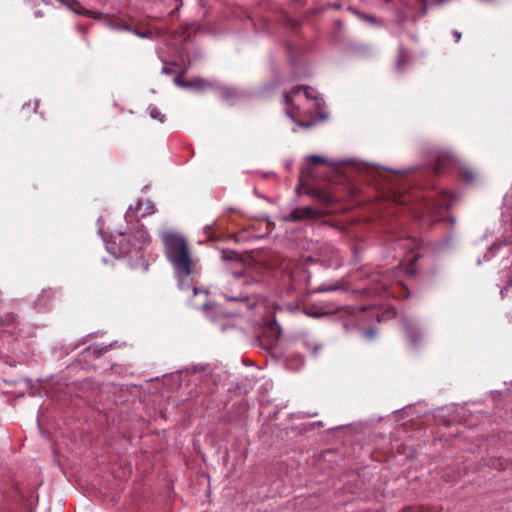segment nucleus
I'll return each instance as SVG.
<instances>
[{"mask_svg": "<svg viewBox=\"0 0 512 512\" xmlns=\"http://www.w3.org/2000/svg\"><path fill=\"white\" fill-rule=\"evenodd\" d=\"M149 113L153 119H157V120L163 122L164 115L161 114V112L158 110L157 107H155V106L149 107Z\"/></svg>", "mask_w": 512, "mask_h": 512, "instance_id": "obj_9", "label": "nucleus"}, {"mask_svg": "<svg viewBox=\"0 0 512 512\" xmlns=\"http://www.w3.org/2000/svg\"><path fill=\"white\" fill-rule=\"evenodd\" d=\"M452 162V156L448 153H443L438 156L437 164L435 167V172L440 173L446 164H449Z\"/></svg>", "mask_w": 512, "mask_h": 512, "instance_id": "obj_6", "label": "nucleus"}, {"mask_svg": "<svg viewBox=\"0 0 512 512\" xmlns=\"http://www.w3.org/2000/svg\"><path fill=\"white\" fill-rule=\"evenodd\" d=\"M190 87L189 88H196V89H205L208 86V83L203 79H195L193 81H189Z\"/></svg>", "mask_w": 512, "mask_h": 512, "instance_id": "obj_8", "label": "nucleus"}, {"mask_svg": "<svg viewBox=\"0 0 512 512\" xmlns=\"http://www.w3.org/2000/svg\"><path fill=\"white\" fill-rule=\"evenodd\" d=\"M151 237L143 225H138L133 231L119 232L114 237V243L119 246L120 253L132 257L140 255L141 250L148 246Z\"/></svg>", "mask_w": 512, "mask_h": 512, "instance_id": "obj_2", "label": "nucleus"}, {"mask_svg": "<svg viewBox=\"0 0 512 512\" xmlns=\"http://www.w3.org/2000/svg\"><path fill=\"white\" fill-rule=\"evenodd\" d=\"M317 350H318V347H315L314 350H313V353L316 354Z\"/></svg>", "mask_w": 512, "mask_h": 512, "instance_id": "obj_25", "label": "nucleus"}, {"mask_svg": "<svg viewBox=\"0 0 512 512\" xmlns=\"http://www.w3.org/2000/svg\"><path fill=\"white\" fill-rule=\"evenodd\" d=\"M233 276L236 278H240V277H242V274L240 272H234Z\"/></svg>", "mask_w": 512, "mask_h": 512, "instance_id": "obj_23", "label": "nucleus"}, {"mask_svg": "<svg viewBox=\"0 0 512 512\" xmlns=\"http://www.w3.org/2000/svg\"><path fill=\"white\" fill-rule=\"evenodd\" d=\"M308 162H311L313 164H321L326 163L327 160L321 156L311 155L307 158Z\"/></svg>", "mask_w": 512, "mask_h": 512, "instance_id": "obj_10", "label": "nucleus"}, {"mask_svg": "<svg viewBox=\"0 0 512 512\" xmlns=\"http://www.w3.org/2000/svg\"><path fill=\"white\" fill-rule=\"evenodd\" d=\"M312 196L318 198L324 203H331L333 201V197L330 194H327L326 192L320 190L313 192Z\"/></svg>", "mask_w": 512, "mask_h": 512, "instance_id": "obj_7", "label": "nucleus"}, {"mask_svg": "<svg viewBox=\"0 0 512 512\" xmlns=\"http://www.w3.org/2000/svg\"><path fill=\"white\" fill-rule=\"evenodd\" d=\"M362 18L367 21V22H371V23H375L376 22V19L372 16H369V15H362Z\"/></svg>", "mask_w": 512, "mask_h": 512, "instance_id": "obj_19", "label": "nucleus"}, {"mask_svg": "<svg viewBox=\"0 0 512 512\" xmlns=\"http://www.w3.org/2000/svg\"><path fill=\"white\" fill-rule=\"evenodd\" d=\"M320 216L319 211L313 209L309 206L306 207H297L291 211V213L287 216L283 217V220L286 222H299L303 220H312L316 219Z\"/></svg>", "mask_w": 512, "mask_h": 512, "instance_id": "obj_4", "label": "nucleus"}, {"mask_svg": "<svg viewBox=\"0 0 512 512\" xmlns=\"http://www.w3.org/2000/svg\"><path fill=\"white\" fill-rule=\"evenodd\" d=\"M137 35L140 36V37L146 38V37H149L151 35V33L150 32L141 33V34L137 33Z\"/></svg>", "mask_w": 512, "mask_h": 512, "instance_id": "obj_22", "label": "nucleus"}, {"mask_svg": "<svg viewBox=\"0 0 512 512\" xmlns=\"http://www.w3.org/2000/svg\"><path fill=\"white\" fill-rule=\"evenodd\" d=\"M336 289H337L336 286H329V285L322 284L318 290L321 292H328V291H334Z\"/></svg>", "mask_w": 512, "mask_h": 512, "instance_id": "obj_13", "label": "nucleus"}, {"mask_svg": "<svg viewBox=\"0 0 512 512\" xmlns=\"http://www.w3.org/2000/svg\"><path fill=\"white\" fill-rule=\"evenodd\" d=\"M174 83L179 86V87H184V88H188L190 87V84L189 81H184V80H181V78L179 76L175 77L174 78Z\"/></svg>", "mask_w": 512, "mask_h": 512, "instance_id": "obj_12", "label": "nucleus"}, {"mask_svg": "<svg viewBox=\"0 0 512 512\" xmlns=\"http://www.w3.org/2000/svg\"><path fill=\"white\" fill-rule=\"evenodd\" d=\"M465 178H466V180H467L468 182H471V181H473V179H474V175H473V173H472V172H467V173H465Z\"/></svg>", "mask_w": 512, "mask_h": 512, "instance_id": "obj_21", "label": "nucleus"}, {"mask_svg": "<svg viewBox=\"0 0 512 512\" xmlns=\"http://www.w3.org/2000/svg\"><path fill=\"white\" fill-rule=\"evenodd\" d=\"M271 330L275 333V338L277 339L280 334V328L277 324H270Z\"/></svg>", "mask_w": 512, "mask_h": 512, "instance_id": "obj_15", "label": "nucleus"}, {"mask_svg": "<svg viewBox=\"0 0 512 512\" xmlns=\"http://www.w3.org/2000/svg\"><path fill=\"white\" fill-rule=\"evenodd\" d=\"M300 125H301V126H306V127H309V126H310V124H302V123H300Z\"/></svg>", "mask_w": 512, "mask_h": 512, "instance_id": "obj_26", "label": "nucleus"}, {"mask_svg": "<svg viewBox=\"0 0 512 512\" xmlns=\"http://www.w3.org/2000/svg\"><path fill=\"white\" fill-rule=\"evenodd\" d=\"M452 35H453V37H454V39H455V42H457V43H458V42L461 40V36H462V35H461V33H460L459 31L454 30V31L452 32Z\"/></svg>", "mask_w": 512, "mask_h": 512, "instance_id": "obj_16", "label": "nucleus"}, {"mask_svg": "<svg viewBox=\"0 0 512 512\" xmlns=\"http://www.w3.org/2000/svg\"><path fill=\"white\" fill-rule=\"evenodd\" d=\"M287 114L289 115L290 118L294 119V117H293V115L291 114L290 111H288Z\"/></svg>", "mask_w": 512, "mask_h": 512, "instance_id": "obj_24", "label": "nucleus"}, {"mask_svg": "<svg viewBox=\"0 0 512 512\" xmlns=\"http://www.w3.org/2000/svg\"><path fill=\"white\" fill-rule=\"evenodd\" d=\"M236 253L232 250H223L222 251V259L223 260H233L236 258Z\"/></svg>", "mask_w": 512, "mask_h": 512, "instance_id": "obj_11", "label": "nucleus"}, {"mask_svg": "<svg viewBox=\"0 0 512 512\" xmlns=\"http://www.w3.org/2000/svg\"><path fill=\"white\" fill-rule=\"evenodd\" d=\"M33 15H34L35 18H40V17L44 16V13L40 9H35L34 12H33Z\"/></svg>", "mask_w": 512, "mask_h": 512, "instance_id": "obj_18", "label": "nucleus"}, {"mask_svg": "<svg viewBox=\"0 0 512 512\" xmlns=\"http://www.w3.org/2000/svg\"><path fill=\"white\" fill-rule=\"evenodd\" d=\"M194 294L198 293V290L196 288L193 289Z\"/></svg>", "mask_w": 512, "mask_h": 512, "instance_id": "obj_27", "label": "nucleus"}, {"mask_svg": "<svg viewBox=\"0 0 512 512\" xmlns=\"http://www.w3.org/2000/svg\"><path fill=\"white\" fill-rule=\"evenodd\" d=\"M226 298L229 301H238V300L245 301V300H248L247 297H228V296H226Z\"/></svg>", "mask_w": 512, "mask_h": 512, "instance_id": "obj_17", "label": "nucleus"}, {"mask_svg": "<svg viewBox=\"0 0 512 512\" xmlns=\"http://www.w3.org/2000/svg\"><path fill=\"white\" fill-rule=\"evenodd\" d=\"M376 335V331L374 329H369L365 332V337L369 340L373 339Z\"/></svg>", "mask_w": 512, "mask_h": 512, "instance_id": "obj_14", "label": "nucleus"}, {"mask_svg": "<svg viewBox=\"0 0 512 512\" xmlns=\"http://www.w3.org/2000/svg\"><path fill=\"white\" fill-rule=\"evenodd\" d=\"M300 95H303L306 99H311V100L315 99L310 94V90L308 87L297 86V87H294L293 89H291V91L289 93L285 94L284 98H285L286 104L289 106H294L295 98Z\"/></svg>", "mask_w": 512, "mask_h": 512, "instance_id": "obj_5", "label": "nucleus"}, {"mask_svg": "<svg viewBox=\"0 0 512 512\" xmlns=\"http://www.w3.org/2000/svg\"><path fill=\"white\" fill-rule=\"evenodd\" d=\"M156 212L155 205L150 200H139L135 205H130L126 212L125 218L127 222L137 220L139 217H146Z\"/></svg>", "mask_w": 512, "mask_h": 512, "instance_id": "obj_3", "label": "nucleus"}, {"mask_svg": "<svg viewBox=\"0 0 512 512\" xmlns=\"http://www.w3.org/2000/svg\"><path fill=\"white\" fill-rule=\"evenodd\" d=\"M164 245L165 256L173 266L175 276L181 289L185 280L193 272V259L186 238L173 231H164L160 235Z\"/></svg>", "mask_w": 512, "mask_h": 512, "instance_id": "obj_1", "label": "nucleus"}, {"mask_svg": "<svg viewBox=\"0 0 512 512\" xmlns=\"http://www.w3.org/2000/svg\"><path fill=\"white\" fill-rule=\"evenodd\" d=\"M162 73H163V74H168V75H169V74H172V73H173V70H172L171 68H169L168 66L164 65V66L162 67Z\"/></svg>", "mask_w": 512, "mask_h": 512, "instance_id": "obj_20", "label": "nucleus"}]
</instances>
